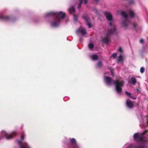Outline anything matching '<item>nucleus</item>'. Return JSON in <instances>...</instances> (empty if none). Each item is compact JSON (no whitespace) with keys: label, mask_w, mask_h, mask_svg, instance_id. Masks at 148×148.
Segmentation results:
<instances>
[{"label":"nucleus","mask_w":148,"mask_h":148,"mask_svg":"<svg viewBox=\"0 0 148 148\" xmlns=\"http://www.w3.org/2000/svg\"><path fill=\"white\" fill-rule=\"evenodd\" d=\"M105 80L108 85H110L111 82H114L115 85V89L116 92L119 94L121 93L122 87L123 86L124 84V82L123 81H121L120 82L119 80L114 81L112 78L108 76L106 77Z\"/></svg>","instance_id":"1"},{"label":"nucleus","mask_w":148,"mask_h":148,"mask_svg":"<svg viewBox=\"0 0 148 148\" xmlns=\"http://www.w3.org/2000/svg\"><path fill=\"white\" fill-rule=\"evenodd\" d=\"M148 132V130H145L142 133H136L134 134L133 137L134 140L136 142L143 141L144 139L143 136Z\"/></svg>","instance_id":"2"},{"label":"nucleus","mask_w":148,"mask_h":148,"mask_svg":"<svg viewBox=\"0 0 148 148\" xmlns=\"http://www.w3.org/2000/svg\"><path fill=\"white\" fill-rule=\"evenodd\" d=\"M113 33V32L112 31V29L109 30L108 31L106 35L103 39L102 42L106 44H108L110 41L109 37Z\"/></svg>","instance_id":"3"},{"label":"nucleus","mask_w":148,"mask_h":148,"mask_svg":"<svg viewBox=\"0 0 148 148\" xmlns=\"http://www.w3.org/2000/svg\"><path fill=\"white\" fill-rule=\"evenodd\" d=\"M17 134L15 132H13L12 134L8 135V134L5 131H2L1 132V135L2 137L5 136L7 139L12 138L13 137L16 136Z\"/></svg>","instance_id":"4"},{"label":"nucleus","mask_w":148,"mask_h":148,"mask_svg":"<svg viewBox=\"0 0 148 148\" xmlns=\"http://www.w3.org/2000/svg\"><path fill=\"white\" fill-rule=\"evenodd\" d=\"M70 143H68L69 148H76L77 147V143L75 140L74 138L70 139Z\"/></svg>","instance_id":"5"},{"label":"nucleus","mask_w":148,"mask_h":148,"mask_svg":"<svg viewBox=\"0 0 148 148\" xmlns=\"http://www.w3.org/2000/svg\"><path fill=\"white\" fill-rule=\"evenodd\" d=\"M56 18H60L63 19L65 16V14L62 11H60L59 12H56Z\"/></svg>","instance_id":"6"},{"label":"nucleus","mask_w":148,"mask_h":148,"mask_svg":"<svg viewBox=\"0 0 148 148\" xmlns=\"http://www.w3.org/2000/svg\"><path fill=\"white\" fill-rule=\"evenodd\" d=\"M60 19L58 18H55L54 21L51 22V25L52 27H56L58 26V24L60 23Z\"/></svg>","instance_id":"7"},{"label":"nucleus","mask_w":148,"mask_h":148,"mask_svg":"<svg viewBox=\"0 0 148 148\" xmlns=\"http://www.w3.org/2000/svg\"><path fill=\"white\" fill-rule=\"evenodd\" d=\"M104 15L106 17L108 21H111L112 20V16L111 14L108 12H104Z\"/></svg>","instance_id":"8"},{"label":"nucleus","mask_w":148,"mask_h":148,"mask_svg":"<svg viewBox=\"0 0 148 148\" xmlns=\"http://www.w3.org/2000/svg\"><path fill=\"white\" fill-rule=\"evenodd\" d=\"M131 148H148V146H145L144 144H142L139 146L136 145H131Z\"/></svg>","instance_id":"9"},{"label":"nucleus","mask_w":148,"mask_h":148,"mask_svg":"<svg viewBox=\"0 0 148 148\" xmlns=\"http://www.w3.org/2000/svg\"><path fill=\"white\" fill-rule=\"evenodd\" d=\"M126 105L128 108L130 109L132 108L134 106L133 103L131 101L127 100L126 102Z\"/></svg>","instance_id":"10"},{"label":"nucleus","mask_w":148,"mask_h":148,"mask_svg":"<svg viewBox=\"0 0 148 148\" xmlns=\"http://www.w3.org/2000/svg\"><path fill=\"white\" fill-rule=\"evenodd\" d=\"M56 12H51L46 14L45 16L47 17H54L56 16Z\"/></svg>","instance_id":"11"},{"label":"nucleus","mask_w":148,"mask_h":148,"mask_svg":"<svg viewBox=\"0 0 148 148\" xmlns=\"http://www.w3.org/2000/svg\"><path fill=\"white\" fill-rule=\"evenodd\" d=\"M109 25L111 27V29H109L108 31L109 30L112 29V31L113 32V33H115L116 29V26L114 24L112 23V22H110L109 23Z\"/></svg>","instance_id":"12"},{"label":"nucleus","mask_w":148,"mask_h":148,"mask_svg":"<svg viewBox=\"0 0 148 148\" xmlns=\"http://www.w3.org/2000/svg\"><path fill=\"white\" fill-rule=\"evenodd\" d=\"M81 33L83 35L86 34L87 32H86V30L82 28L81 29H78L76 31V33Z\"/></svg>","instance_id":"13"},{"label":"nucleus","mask_w":148,"mask_h":148,"mask_svg":"<svg viewBox=\"0 0 148 148\" xmlns=\"http://www.w3.org/2000/svg\"><path fill=\"white\" fill-rule=\"evenodd\" d=\"M0 19L2 21L7 22L9 20L10 18L9 17L7 16H0Z\"/></svg>","instance_id":"14"},{"label":"nucleus","mask_w":148,"mask_h":148,"mask_svg":"<svg viewBox=\"0 0 148 148\" xmlns=\"http://www.w3.org/2000/svg\"><path fill=\"white\" fill-rule=\"evenodd\" d=\"M136 82V78L133 77H132L129 81L130 84H132L133 85H135Z\"/></svg>","instance_id":"15"},{"label":"nucleus","mask_w":148,"mask_h":148,"mask_svg":"<svg viewBox=\"0 0 148 148\" xmlns=\"http://www.w3.org/2000/svg\"><path fill=\"white\" fill-rule=\"evenodd\" d=\"M82 18L86 22L90 20L87 14H84L82 16Z\"/></svg>","instance_id":"16"},{"label":"nucleus","mask_w":148,"mask_h":148,"mask_svg":"<svg viewBox=\"0 0 148 148\" xmlns=\"http://www.w3.org/2000/svg\"><path fill=\"white\" fill-rule=\"evenodd\" d=\"M121 14L123 17L125 18H127L128 17V15L127 13L124 11L122 12Z\"/></svg>","instance_id":"17"},{"label":"nucleus","mask_w":148,"mask_h":148,"mask_svg":"<svg viewBox=\"0 0 148 148\" xmlns=\"http://www.w3.org/2000/svg\"><path fill=\"white\" fill-rule=\"evenodd\" d=\"M68 10L70 13L74 12L75 11V8L73 6L69 8Z\"/></svg>","instance_id":"18"},{"label":"nucleus","mask_w":148,"mask_h":148,"mask_svg":"<svg viewBox=\"0 0 148 148\" xmlns=\"http://www.w3.org/2000/svg\"><path fill=\"white\" fill-rule=\"evenodd\" d=\"M98 58V57L97 55L95 54L92 56V59L94 60H97Z\"/></svg>","instance_id":"19"},{"label":"nucleus","mask_w":148,"mask_h":148,"mask_svg":"<svg viewBox=\"0 0 148 148\" xmlns=\"http://www.w3.org/2000/svg\"><path fill=\"white\" fill-rule=\"evenodd\" d=\"M129 15L132 18L134 17L135 14L132 10H130L129 12Z\"/></svg>","instance_id":"20"},{"label":"nucleus","mask_w":148,"mask_h":148,"mask_svg":"<svg viewBox=\"0 0 148 148\" xmlns=\"http://www.w3.org/2000/svg\"><path fill=\"white\" fill-rule=\"evenodd\" d=\"M97 66L99 68H101L103 66V64L101 61H99L97 64Z\"/></svg>","instance_id":"21"},{"label":"nucleus","mask_w":148,"mask_h":148,"mask_svg":"<svg viewBox=\"0 0 148 148\" xmlns=\"http://www.w3.org/2000/svg\"><path fill=\"white\" fill-rule=\"evenodd\" d=\"M123 60V58L121 55L120 54L118 57V61L119 62H122Z\"/></svg>","instance_id":"22"},{"label":"nucleus","mask_w":148,"mask_h":148,"mask_svg":"<svg viewBox=\"0 0 148 148\" xmlns=\"http://www.w3.org/2000/svg\"><path fill=\"white\" fill-rule=\"evenodd\" d=\"M83 0H79V3L77 7L78 9H80L81 7L82 3L83 2Z\"/></svg>","instance_id":"23"},{"label":"nucleus","mask_w":148,"mask_h":148,"mask_svg":"<svg viewBox=\"0 0 148 148\" xmlns=\"http://www.w3.org/2000/svg\"><path fill=\"white\" fill-rule=\"evenodd\" d=\"M86 22L87 23V25L88 26V28H91V27L92 26H91V22H90V20Z\"/></svg>","instance_id":"24"},{"label":"nucleus","mask_w":148,"mask_h":148,"mask_svg":"<svg viewBox=\"0 0 148 148\" xmlns=\"http://www.w3.org/2000/svg\"><path fill=\"white\" fill-rule=\"evenodd\" d=\"M122 25L123 26L126 27L127 26V24L126 20L122 22Z\"/></svg>","instance_id":"25"},{"label":"nucleus","mask_w":148,"mask_h":148,"mask_svg":"<svg viewBox=\"0 0 148 148\" xmlns=\"http://www.w3.org/2000/svg\"><path fill=\"white\" fill-rule=\"evenodd\" d=\"M88 47L90 49H92L94 48V46L93 44L89 43L88 45Z\"/></svg>","instance_id":"26"},{"label":"nucleus","mask_w":148,"mask_h":148,"mask_svg":"<svg viewBox=\"0 0 148 148\" xmlns=\"http://www.w3.org/2000/svg\"><path fill=\"white\" fill-rule=\"evenodd\" d=\"M78 18V17L77 15L75 14H73V18L75 21H77Z\"/></svg>","instance_id":"27"},{"label":"nucleus","mask_w":148,"mask_h":148,"mask_svg":"<svg viewBox=\"0 0 148 148\" xmlns=\"http://www.w3.org/2000/svg\"><path fill=\"white\" fill-rule=\"evenodd\" d=\"M125 93L126 94L128 95L129 97H130V96H131V95H132L131 93L127 91H126Z\"/></svg>","instance_id":"28"},{"label":"nucleus","mask_w":148,"mask_h":148,"mask_svg":"<svg viewBox=\"0 0 148 148\" xmlns=\"http://www.w3.org/2000/svg\"><path fill=\"white\" fill-rule=\"evenodd\" d=\"M145 69L143 67H141L140 69V72L141 73H143L145 71Z\"/></svg>","instance_id":"29"},{"label":"nucleus","mask_w":148,"mask_h":148,"mask_svg":"<svg viewBox=\"0 0 148 148\" xmlns=\"http://www.w3.org/2000/svg\"><path fill=\"white\" fill-rule=\"evenodd\" d=\"M128 1L130 4H133L134 3V0H126Z\"/></svg>","instance_id":"30"},{"label":"nucleus","mask_w":148,"mask_h":148,"mask_svg":"<svg viewBox=\"0 0 148 148\" xmlns=\"http://www.w3.org/2000/svg\"><path fill=\"white\" fill-rule=\"evenodd\" d=\"M141 90V88H137L136 89V90L137 92L138 93H140V92L141 91V90Z\"/></svg>","instance_id":"31"},{"label":"nucleus","mask_w":148,"mask_h":148,"mask_svg":"<svg viewBox=\"0 0 148 148\" xmlns=\"http://www.w3.org/2000/svg\"><path fill=\"white\" fill-rule=\"evenodd\" d=\"M94 11L95 12V13L97 14H99L98 13V11L95 8H94L93 9Z\"/></svg>","instance_id":"32"},{"label":"nucleus","mask_w":148,"mask_h":148,"mask_svg":"<svg viewBox=\"0 0 148 148\" xmlns=\"http://www.w3.org/2000/svg\"><path fill=\"white\" fill-rule=\"evenodd\" d=\"M118 51L119 52H120L121 53H122L123 52V50L122 49V48L121 47H120L119 48V49L118 50Z\"/></svg>","instance_id":"33"},{"label":"nucleus","mask_w":148,"mask_h":148,"mask_svg":"<svg viewBox=\"0 0 148 148\" xmlns=\"http://www.w3.org/2000/svg\"><path fill=\"white\" fill-rule=\"evenodd\" d=\"M117 54L116 53H113L112 56L113 57V58H115Z\"/></svg>","instance_id":"34"},{"label":"nucleus","mask_w":148,"mask_h":148,"mask_svg":"<svg viewBox=\"0 0 148 148\" xmlns=\"http://www.w3.org/2000/svg\"><path fill=\"white\" fill-rule=\"evenodd\" d=\"M140 42L141 43L143 44L144 43L143 40V39H141L140 40Z\"/></svg>","instance_id":"35"},{"label":"nucleus","mask_w":148,"mask_h":148,"mask_svg":"<svg viewBox=\"0 0 148 148\" xmlns=\"http://www.w3.org/2000/svg\"><path fill=\"white\" fill-rule=\"evenodd\" d=\"M130 98H131L133 99H136V97H133V96H130Z\"/></svg>","instance_id":"36"},{"label":"nucleus","mask_w":148,"mask_h":148,"mask_svg":"<svg viewBox=\"0 0 148 148\" xmlns=\"http://www.w3.org/2000/svg\"><path fill=\"white\" fill-rule=\"evenodd\" d=\"M133 26L134 28H135L137 26V24L136 23H134L133 24Z\"/></svg>","instance_id":"37"},{"label":"nucleus","mask_w":148,"mask_h":148,"mask_svg":"<svg viewBox=\"0 0 148 148\" xmlns=\"http://www.w3.org/2000/svg\"><path fill=\"white\" fill-rule=\"evenodd\" d=\"M84 3L85 4H86L88 2V1L87 0H84Z\"/></svg>","instance_id":"38"},{"label":"nucleus","mask_w":148,"mask_h":148,"mask_svg":"<svg viewBox=\"0 0 148 148\" xmlns=\"http://www.w3.org/2000/svg\"><path fill=\"white\" fill-rule=\"evenodd\" d=\"M24 139V136L23 135H22L21 136V140H23Z\"/></svg>","instance_id":"39"},{"label":"nucleus","mask_w":148,"mask_h":148,"mask_svg":"<svg viewBox=\"0 0 148 148\" xmlns=\"http://www.w3.org/2000/svg\"><path fill=\"white\" fill-rule=\"evenodd\" d=\"M21 148H30L29 147H21Z\"/></svg>","instance_id":"40"},{"label":"nucleus","mask_w":148,"mask_h":148,"mask_svg":"<svg viewBox=\"0 0 148 148\" xmlns=\"http://www.w3.org/2000/svg\"><path fill=\"white\" fill-rule=\"evenodd\" d=\"M96 3H97L99 1V0H94Z\"/></svg>","instance_id":"41"},{"label":"nucleus","mask_w":148,"mask_h":148,"mask_svg":"<svg viewBox=\"0 0 148 148\" xmlns=\"http://www.w3.org/2000/svg\"><path fill=\"white\" fill-rule=\"evenodd\" d=\"M147 125L148 126V121H147Z\"/></svg>","instance_id":"42"},{"label":"nucleus","mask_w":148,"mask_h":148,"mask_svg":"<svg viewBox=\"0 0 148 148\" xmlns=\"http://www.w3.org/2000/svg\"><path fill=\"white\" fill-rule=\"evenodd\" d=\"M1 139V138H0V139Z\"/></svg>","instance_id":"43"}]
</instances>
